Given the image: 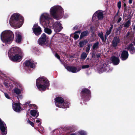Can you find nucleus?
I'll return each mask as SVG.
<instances>
[{"label":"nucleus","instance_id":"obj_15","mask_svg":"<svg viewBox=\"0 0 135 135\" xmlns=\"http://www.w3.org/2000/svg\"><path fill=\"white\" fill-rule=\"evenodd\" d=\"M96 16L99 20H102L103 18V14L102 12L100 11H97L94 13L92 17V19L95 20Z\"/></svg>","mask_w":135,"mask_h":135},{"label":"nucleus","instance_id":"obj_30","mask_svg":"<svg viewBox=\"0 0 135 135\" xmlns=\"http://www.w3.org/2000/svg\"><path fill=\"white\" fill-rule=\"evenodd\" d=\"M87 42L88 41L86 40L81 41H80L79 44L80 47H83L87 43Z\"/></svg>","mask_w":135,"mask_h":135},{"label":"nucleus","instance_id":"obj_12","mask_svg":"<svg viewBox=\"0 0 135 135\" xmlns=\"http://www.w3.org/2000/svg\"><path fill=\"white\" fill-rule=\"evenodd\" d=\"M10 60L13 62H18L21 60L22 58V57L21 55L17 54L9 57Z\"/></svg>","mask_w":135,"mask_h":135},{"label":"nucleus","instance_id":"obj_46","mask_svg":"<svg viewBox=\"0 0 135 135\" xmlns=\"http://www.w3.org/2000/svg\"><path fill=\"white\" fill-rule=\"evenodd\" d=\"M80 32L81 31H78L75 32L74 33H76V34H77V33H80Z\"/></svg>","mask_w":135,"mask_h":135},{"label":"nucleus","instance_id":"obj_50","mask_svg":"<svg viewBox=\"0 0 135 135\" xmlns=\"http://www.w3.org/2000/svg\"><path fill=\"white\" fill-rule=\"evenodd\" d=\"M132 43L134 45H135V37L134 38V40L133 41Z\"/></svg>","mask_w":135,"mask_h":135},{"label":"nucleus","instance_id":"obj_41","mask_svg":"<svg viewBox=\"0 0 135 135\" xmlns=\"http://www.w3.org/2000/svg\"><path fill=\"white\" fill-rule=\"evenodd\" d=\"M74 37L75 39H78L79 37V35L77 34L74 33Z\"/></svg>","mask_w":135,"mask_h":135},{"label":"nucleus","instance_id":"obj_16","mask_svg":"<svg viewBox=\"0 0 135 135\" xmlns=\"http://www.w3.org/2000/svg\"><path fill=\"white\" fill-rule=\"evenodd\" d=\"M0 128L3 135H6L7 132L6 131V125L4 122L0 118Z\"/></svg>","mask_w":135,"mask_h":135},{"label":"nucleus","instance_id":"obj_53","mask_svg":"<svg viewBox=\"0 0 135 135\" xmlns=\"http://www.w3.org/2000/svg\"><path fill=\"white\" fill-rule=\"evenodd\" d=\"M119 30H120V27H118V28L117 30V31H116V32H117L118 31V30H119Z\"/></svg>","mask_w":135,"mask_h":135},{"label":"nucleus","instance_id":"obj_24","mask_svg":"<svg viewBox=\"0 0 135 135\" xmlns=\"http://www.w3.org/2000/svg\"><path fill=\"white\" fill-rule=\"evenodd\" d=\"M110 60L113 64L114 65H118L119 62V59L114 56L111 57Z\"/></svg>","mask_w":135,"mask_h":135},{"label":"nucleus","instance_id":"obj_23","mask_svg":"<svg viewBox=\"0 0 135 135\" xmlns=\"http://www.w3.org/2000/svg\"><path fill=\"white\" fill-rule=\"evenodd\" d=\"M25 64L26 66H29L32 68H34L35 66V65L33 61L32 60L26 61L25 63Z\"/></svg>","mask_w":135,"mask_h":135},{"label":"nucleus","instance_id":"obj_1","mask_svg":"<svg viewBox=\"0 0 135 135\" xmlns=\"http://www.w3.org/2000/svg\"><path fill=\"white\" fill-rule=\"evenodd\" d=\"M49 12L50 15L56 20L60 19L63 16L64 18H66L69 16L68 14L66 13L64 15V9L61 6L58 5L51 7Z\"/></svg>","mask_w":135,"mask_h":135},{"label":"nucleus","instance_id":"obj_14","mask_svg":"<svg viewBox=\"0 0 135 135\" xmlns=\"http://www.w3.org/2000/svg\"><path fill=\"white\" fill-rule=\"evenodd\" d=\"M32 29L33 32L36 35H38L41 33V28L37 24L34 25Z\"/></svg>","mask_w":135,"mask_h":135},{"label":"nucleus","instance_id":"obj_54","mask_svg":"<svg viewBox=\"0 0 135 135\" xmlns=\"http://www.w3.org/2000/svg\"><path fill=\"white\" fill-rule=\"evenodd\" d=\"M95 54H93V55H92V57H94V56H95Z\"/></svg>","mask_w":135,"mask_h":135},{"label":"nucleus","instance_id":"obj_7","mask_svg":"<svg viewBox=\"0 0 135 135\" xmlns=\"http://www.w3.org/2000/svg\"><path fill=\"white\" fill-rule=\"evenodd\" d=\"M81 100L85 101H88L90 99L91 94L90 91L86 88L83 89L81 92Z\"/></svg>","mask_w":135,"mask_h":135},{"label":"nucleus","instance_id":"obj_17","mask_svg":"<svg viewBox=\"0 0 135 135\" xmlns=\"http://www.w3.org/2000/svg\"><path fill=\"white\" fill-rule=\"evenodd\" d=\"M16 86V87L13 89V92L14 93L19 95L21 93L22 90V86L21 84H17Z\"/></svg>","mask_w":135,"mask_h":135},{"label":"nucleus","instance_id":"obj_52","mask_svg":"<svg viewBox=\"0 0 135 135\" xmlns=\"http://www.w3.org/2000/svg\"><path fill=\"white\" fill-rule=\"evenodd\" d=\"M29 103L27 102L26 103V105H29Z\"/></svg>","mask_w":135,"mask_h":135},{"label":"nucleus","instance_id":"obj_18","mask_svg":"<svg viewBox=\"0 0 135 135\" xmlns=\"http://www.w3.org/2000/svg\"><path fill=\"white\" fill-rule=\"evenodd\" d=\"M20 103H13L12 107L13 110L16 112H19L22 110Z\"/></svg>","mask_w":135,"mask_h":135},{"label":"nucleus","instance_id":"obj_47","mask_svg":"<svg viewBox=\"0 0 135 135\" xmlns=\"http://www.w3.org/2000/svg\"><path fill=\"white\" fill-rule=\"evenodd\" d=\"M96 56L98 58L100 57V54H97L96 55Z\"/></svg>","mask_w":135,"mask_h":135},{"label":"nucleus","instance_id":"obj_39","mask_svg":"<svg viewBox=\"0 0 135 135\" xmlns=\"http://www.w3.org/2000/svg\"><path fill=\"white\" fill-rule=\"evenodd\" d=\"M117 7L119 9H120L121 7V2L119 1L117 3Z\"/></svg>","mask_w":135,"mask_h":135},{"label":"nucleus","instance_id":"obj_38","mask_svg":"<svg viewBox=\"0 0 135 135\" xmlns=\"http://www.w3.org/2000/svg\"><path fill=\"white\" fill-rule=\"evenodd\" d=\"M27 123H29L32 127H34V123L32 122H31L29 120H27Z\"/></svg>","mask_w":135,"mask_h":135},{"label":"nucleus","instance_id":"obj_10","mask_svg":"<svg viewBox=\"0 0 135 135\" xmlns=\"http://www.w3.org/2000/svg\"><path fill=\"white\" fill-rule=\"evenodd\" d=\"M52 27L54 31L56 33L60 32L63 28L61 24L59 21H57L54 23Z\"/></svg>","mask_w":135,"mask_h":135},{"label":"nucleus","instance_id":"obj_57","mask_svg":"<svg viewBox=\"0 0 135 135\" xmlns=\"http://www.w3.org/2000/svg\"><path fill=\"white\" fill-rule=\"evenodd\" d=\"M75 27H74V30H75Z\"/></svg>","mask_w":135,"mask_h":135},{"label":"nucleus","instance_id":"obj_2","mask_svg":"<svg viewBox=\"0 0 135 135\" xmlns=\"http://www.w3.org/2000/svg\"><path fill=\"white\" fill-rule=\"evenodd\" d=\"M23 17L18 13H15L11 16L9 20L11 26L16 29L21 27L23 23Z\"/></svg>","mask_w":135,"mask_h":135},{"label":"nucleus","instance_id":"obj_34","mask_svg":"<svg viewBox=\"0 0 135 135\" xmlns=\"http://www.w3.org/2000/svg\"><path fill=\"white\" fill-rule=\"evenodd\" d=\"M87 56V55L86 53L83 52L82 53L81 56V59L85 60Z\"/></svg>","mask_w":135,"mask_h":135},{"label":"nucleus","instance_id":"obj_48","mask_svg":"<svg viewBox=\"0 0 135 135\" xmlns=\"http://www.w3.org/2000/svg\"><path fill=\"white\" fill-rule=\"evenodd\" d=\"M121 20L122 18H119L117 21V22L118 23L119 22L121 21Z\"/></svg>","mask_w":135,"mask_h":135},{"label":"nucleus","instance_id":"obj_5","mask_svg":"<svg viewBox=\"0 0 135 135\" xmlns=\"http://www.w3.org/2000/svg\"><path fill=\"white\" fill-rule=\"evenodd\" d=\"M52 20L49 14L48 13L44 12L42 13L40 17V24L43 27H52L50 22Z\"/></svg>","mask_w":135,"mask_h":135},{"label":"nucleus","instance_id":"obj_4","mask_svg":"<svg viewBox=\"0 0 135 135\" xmlns=\"http://www.w3.org/2000/svg\"><path fill=\"white\" fill-rule=\"evenodd\" d=\"M36 85L39 90L43 91L48 88L49 83V81L45 77L40 76L36 80Z\"/></svg>","mask_w":135,"mask_h":135},{"label":"nucleus","instance_id":"obj_6","mask_svg":"<svg viewBox=\"0 0 135 135\" xmlns=\"http://www.w3.org/2000/svg\"><path fill=\"white\" fill-rule=\"evenodd\" d=\"M55 104L57 107L61 108H68L69 103L65 101L63 98L60 97H57L55 99Z\"/></svg>","mask_w":135,"mask_h":135},{"label":"nucleus","instance_id":"obj_31","mask_svg":"<svg viewBox=\"0 0 135 135\" xmlns=\"http://www.w3.org/2000/svg\"><path fill=\"white\" fill-rule=\"evenodd\" d=\"M98 36L101 38L103 42H104L107 39L104 38L103 33L102 32L99 33H98Z\"/></svg>","mask_w":135,"mask_h":135},{"label":"nucleus","instance_id":"obj_11","mask_svg":"<svg viewBox=\"0 0 135 135\" xmlns=\"http://www.w3.org/2000/svg\"><path fill=\"white\" fill-rule=\"evenodd\" d=\"M20 51L19 48L18 47H14L12 48L9 50L8 52L9 57H10L14 55L18 54Z\"/></svg>","mask_w":135,"mask_h":135},{"label":"nucleus","instance_id":"obj_33","mask_svg":"<svg viewBox=\"0 0 135 135\" xmlns=\"http://www.w3.org/2000/svg\"><path fill=\"white\" fill-rule=\"evenodd\" d=\"M77 133L78 135H86L87 134L86 132L84 130L79 131Z\"/></svg>","mask_w":135,"mask_h":135},{"label":"nucleus","instance_id":"obj_51","mask_svg":"<svg viewBox=\"0 0 135 135\" xmlns=\"http://www.w3.org/2000/svg\"><path fill=\"white\" fill-rule=\"evenodd\" d=\"M132 0H129V4H131L132 3Z\"/></svg>","mask_w":135,"mask_h":135},{"label":"nucleus","instance_id":"obj_45","mask_svg":"<svg viewBox=\"0 0 135 135\" xmlns=\"http://www.w3.org/2000/svg\"><path fill=\"white\" fill-rule=\"evenodd\" d=\"M70 135H78V134L77 132H76L74 133L71 134Z\"/></svg>","mask_w":135,"mask_h":135},{"label":"nucleus","instance_id":"obj_44","mask_svg":"<svg viewBox=\"0 0 135 135\" xmlns=\"http://www.w3.org/2000/svg\"><path fill=\"white\" fill-rule=\"evenodd\" d=\"M4 95L5 97L7 99H9V97L8 95L6 93H4Z\"/></svg>","mask_w":135,"mask_h":135},{"label":"nucleus","instance_id":"obj_21","mask_svg":"<svg viewBox=\"0 0 135 135\" xmlns=\"http://www.w3.org/2000/svg\"><path fill=\"white\" fill-rule=\"evenodd\" d=\"M53 135H63L64 132L62 128L56 129L54 130L53 132Z\"/></svg>","mask_w":135,"mask_h":135},{"label":"nucleus","instance_id":"obj_32","mask_svg":"<svg viewBox=\"0 0 135 135\" xmlns=\"http://www.w3.org/2000/svg\"><path fill=\"white\" fill-rule=\"evenodd\" d=\"M99 42H97L96 43H95L92 46V48L93 50L98 49L99 48Z\"/></svg>","mask_w":135,"mask_h":135},{"label":"nucleus","instance_id":"obj_42","mask_svg":"<svg viewBox=\"0 0 135 135\" xmlns=\"http://www.w3.org/2000/svg\"><path fill=\"white\" fill-rule=\"evenodd\" d=\"M17 96V98L18 99H22L23 98V96L21 95H18Z\"/></svg>","mask_w":135,"mask_h":135},{"label":"nucleus","instance_id":"obj_56","mask_svg":"<svg viewBox=\"0 0 135 135\" xmlns=\"http://www.w3.org/2000/svg\"><path fill=\"white\" fill-rule=\"evenodd\" d=\"M124 6H126V4H124Z\"/></svg>","mask_w":135,"mask_h":135},{"label":"nucleus","instance_id":"obj_40","mask_svg":"<svg viewBox=\"0 0 135 135\" xmlns=\"http://www.w3.org/2000/svg\"><path fill=\"white\" fill-rule=\"evenodd\" d=\"M41 121V119H38L36 120V122L38 124L40 123Z\"/></svg>","mask_w":135,"mask_h":135},{"label":"nucleus","instance_id":"obj_9","mask_svg":"<svg viewBox=\"0 0 135 135\" xmlns=\"http://www.w3.org/2000/svg\"><path fill=\"white\" fill-rule=\"evenodd\" d=\"M48 41V38L47 37L46 35L43 33L38 39V43L40 45L44 46L47 45Z\"/></svg>","mask_w":135,"mask_h":135},{"label":"nucleus","instance_id":"obj_36","mask_svg":"<svg viewBox=\"0 0 135 135\" xmlns=\"http://www.w3.org/2000/svg\"><path fill=\"white\" fill-rule=\"evenodd\" d=\"M91 46L90 44H89L87 45L86 50V52L88 53L90 49Z\"/></svg>","mask_w":135,"mask_h":135},{"label":"nucleus","instance_id":"obj_27","mask_svg":"<svg viewBox=\"0 0 135 135\" xmlns=\"http://www.w3.org/2000/svg\"><path fill=\"white\" fill-rule=\"evenodd\" d=\"M113 27V25H111V26L109 30H107L106 32L105 35V38H107V36H108L111 33L112 31V30Z\"/></svg>","mask_w":135,"mask_h":135},{"label":"nucleus","instance_id":"obj_29","mask_svg":"<svg viewBox=\"0 0 135 135\" xmlns=\"http://www.w3.org/2000/svg\"><path fill=\"white\" fill-rule=\"evenodd\" d=\"M44 27V31L45 33H47L48 35H50L52 33V31L51 30L47 27Z\"/></svg>","mask_w":135,"mask_h":135},{"label":"nucleus","instance_id":"obj_19","mask_svg":"<svg viewBox=\"0 0 135 135\" xmlns=\"http://www.w3.org/2000/svg\"><path fill=\"white\" fill-rule=\"evenodd\" d=\"M15 34L16 37V42L17 43L20 44L21 43L22 39V34L18 31H16Z\"/></svg>","mask_w":135,"mask_h":135},{"label":"nucleus","instance_id":"obj_37","mask_svg":"<svg viewBox=\"0 0 135 135\" xmlns=\"http://www.w3.org/2000/svg\"><path fill=\"white\" fill-rule=\"evenodd\" d=\"M90 66L89 65H82V69H85L89 68Z\"/></svg>","mask_w":135,"mask_h":135},{"label":"nucleus","instance_id":"obj_13","mask_svg":"<svg viewBox=\"0 0 135 135\" xmlns=\"http://www.w3.org/2000/svg\"><path fill=\"white\" fill-rule=\"evenodd\" d=\"M64 66L68 71L74 73L78 72L81 70L80 68H77L75 67L68 66L66 65H64Z\"/></svg>","mask_w":135,"mask_h":135},{"label":"nucleus","instance_id":"obj_8","mask_svg":"<svg viewBox=\"0 0 135 135\" xmlns=\"http://www.w3.org/2000/svg\"><path fill=\"white\" fill-rule=\"evenodd\" d=\"M112 67H110V65L108 64L104 63L101 65L98 68V72L101 73L103 72H110L113 70Z\"/></svg>","mask_w":135,"mask_h":135},{"label":"nucleus","instance_id":"obj_55","mask_svg":"<svg viewBox=\"0 0 135 135\" xmlns=\"http://www.w3.org/2000/svg\"><path fill=\"white\" fill-rule=\"evenodd\" d=\"M133 29L134 30H135V26L134 27V28H133Z\"/></svg>","mask_w":135,"mask_h":135},{"label":"nucleus","instance_id":"obj_22","mask_svg":"<svg viewBox=\"0 0 135 135\" xmlns=\"http://www.w3.org/2000/svg\"><path fill=\"white\" fill-rule=\"evenodd\" d=\"M120 42V40L119 38L115 37L113 38L112 42V45L114 47H116Z\"/></svg>","mask_w":135,"mask_h":135},{"label":"nucleus","instance_id":"obj_49","mask_svg":"<svg viewBox=\"0 0 135 135\" xmlns=\"http://www.w3.org/2000/svg\"><path fill=\"white\" fill-rule=\"evenodd\" d=\"M130 33L129 32H128L126 35V37H128V36L130 35Z\"/></svg>","mask_w":135,"mask_h":135},{"label":"nucleus","instance_id":"obj_28","mask_svg":"<svg viewBox=\"0 0 135 135\" xmlns=\"http://www.w3.org/2000/svg\"><path fill=\"white\" fill-rule=\"evenodd\" d=\"M89 34L88 31H85L81 33V35L80 37V39H81L82 38L85 36H87Z\"/></svg>","mask_w":135,"mask_h":135},{"label":"nucleus","instance_id":"obj_43","mask_svg":"<svg viewBox=\"0 0 135 135\" xmlns=\"http://www.w3.org/2000/svg\"><path fill=\"white\" fill-rule=\"evenodd\" d=\"M55 56L58 59L60 60V57L59 55L57 54H55Z\"/></svg>","mask_w":135,"mask_h":135},{"label":"nucleus","instance_id":"obj_35","mask_svg":"<svg viewBox=\"0 0 135 135\" xmlns=\"http://www.w3.org/2000/svg\"><path fill=\"white\" fill-rule=\"evenodd\" d=\"M131 21L129 20L127 21L124 24V27L126 28L128 27L131 24Z\"/></svg>","mask_w":135,"mask_h":135},{"label":"nucleus","instance_id":"obj_25","mask_svg":"<svg viewBox=\"0 0 135 135\" xmlns=\"http://www.w3.org/2000/svg\"><path fill=\"white\" fill-rule=\"evenodd\" d=\"M127 49L129 50L131 54H133L135 53V49L132 44L129 45L127 47Z\"/></svg>","mask_w":135,"mask_h":135},{"label":"nucleus","instance_id":"obj_3","mask_svg":"<svg viewBox=\"0 0 135 135\" xmlns=\"http://www.w3.org/2000/svg\"><path fill=\"white\" fill-rule=\"evenodd\" d=\"M14 35L13 32L9 30L3 31L1 34L2 41L6 44H10L13 40Z\"/></svg>","mask_w":135,"mask_h":135},{"label":"nucleus","instance_id":"obj_26","mask_svg":"<svg viewBox=\"0 0 135 135\" xmlns=\"http://www.w3.org/2000/svg\"><path fill=\"white\" fill-rule=\"evenodd\" d=\"M31 115L33 117L36 116L37 118L38 116V111L36 110H31L30 111Z\"/></svg>","mask_w":135,"mask_h":135},{"label":"nucleus","instance_id":"obj_20","mask_svg":"<svg viewBox=\"0 0 135 135\" xmlns=\"http://www.w3.org/2000/svg\"><path fill=\"white\" fill-rule=\"evenodd\" d=\"M128 52L125 50H123L121 54L120 58L123 61L126 60L128 57Z\"/></svg>","mask_w":135,"mask_h":135}]
</instances>
